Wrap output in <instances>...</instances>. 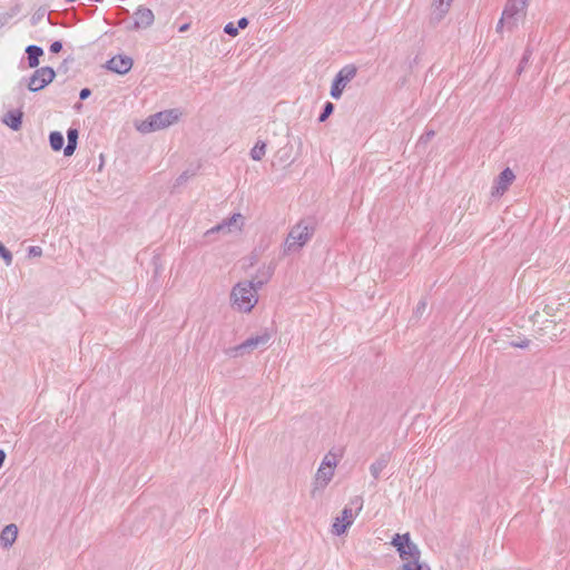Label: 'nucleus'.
<instances>
[{"label":"nucleus","mask_w":570,"mask_h":570,"mask_svg":"<svg viewBox=\"0 0 570 570\" xmlns=\"http://www.w3.org/2000/svg\"><path fill=\"white\" fill-rule=\"evenodd\" d=\"M262 282L242 281L235 284L230 291L233 308L239 313H249L258 303V289Z\"/></svg>","instance_id":"nucleus-1"},{"label":"nucleus","mask_w":570,"mask_h":570,"mask_svg":"<svg viewBox=\"0 0 570 570\" xmlns=\"http://www.w3.org/2000/svg\"><path fill=\"white\" fill-rule=\"evenodd\" d=\"M529 0H507L501 18L497 24V32H502L505 27L508 30H513L519 26L525 16Z\"/></svg>","instance_id":"nucleus-2"},{"label":"nucleus","mask_w":570,"mask_h":570,"mask_svg":"<svg viewBox=\"0 0 570 570\" xmlns=\"http://www.w3.org/2000/svg\"><path fill=\"white\" fill-rule=\"evenodd\" d=\"M181 112L178 109H168L149 116L146 120L136 124V129L141 134L165 129L180 118Z\"/></svg>","instance_id":"nucleus-3"},{"label":"nucleus","mask_w":570,"mask_h":570,"mask_svg":"<svg viewBox=\"0 0 570 570\" xmlns=\"http://www.w3.org/2000/svg\"><path fill=\"white\" fill-rule=\"evenodd\" d=\"M314 234V227L305 220L298 222L294 225L283 246L284 254L299 252L312 238Z\"/></svg>","instance_id":"nucleus-4"},{"label":"nucleus","mask_w":570,"mask_h":570,"mask_svg":"<svg viewBox=\"0 0 570 570\" xmlns=\"http://www.w3.org/2000/svg\"><path fill=\"white\" fill-rule=\"evenodd\" d=\"M338 461V455L332 451L324 455L314 478L312 490L313 495L316 491H323L332 481Z\"/></svg>","instance_id":"nucleus-5"},{"label":"nucleus","mask_w":570,"mask_h":570,"mask_svg":"<svg viewBox=\"0 0 570 570\" xmlns=\"http://www.w3.org/2000/svg\"><path fill=\"white\" fill-rule=\"evenodd\" d=\"M363 509L362 497H354L350 500L348 504L344 507L340 517H337L332 525V533L342 535L353 524L356 517Z\"/></svg>","instance_id":"nucleus-6"},{"label":"nucleus","mask_w":570,"mask_h":570,"mask_svg":"<svg viewBox=\"0 0 570 570\" xmlns=\"http://www.w3.org/2000/svg\"><path fill=\"white\" fill-rule=\"evenodd\" d=\"M391 544L399 552V557L403 563L413 559H421V551L417 544L411 540L409 532L403 534L396 533L392 538Z\"/></svg>","instance_id":"nucleus-7"},{"label":"nucleus","mask_w":570,"mask_h":570,"mask_svg":"<svg viewBox=\"0 0 570 570\" xmlns=\"http://www.w3.org/2000/svg\"><path fill=\"white\" fill-rule=\"evenodd\" d=\"M271 340V334L265 331L259 335L248 337L242 344L226 350V354L230 357L243 356L245 353L252 352L259 346H265Z\"/></svg>","instance_id":"nucleus-8"},{"label":"nucleus","mask_w":570,"mask_h":570,"mask_svg":"<svg viewBox=\"0 0 570 570\" xmlns=\"http://www.w3.org/2000/svg\"><path fill=\"white\" fill-rule=\"evenodd\" d=\"M357 73V68L354 65L344 66L335 76L332 87H331V96L334 99H340L342 94L346 87V85L352 81Z\"/></svg>","instance_id":"nucleus-9"},{"label":"nucleus","mask_w":570,"mask_h":570,"mask_svg":"<svg viewBox=\"0 0 570 570\" xmlns=\"http://www.w3.org/2000/svg\"><path fill=\"white\" fill-rule=\"evenodd\" d=\"M244 226V217L240 213H235L230 217L224 219L222 223L212 227L205 233V236H210L215 233L232 234L234 232H240Z\"/></svg>","instance_id":"nucleus-10"},{"label":"nucleus","mask_w":570,"mask_h":570,"mask_svg":"<svg viewBox=\"0 0 570 570\" xmlns=\"http://www.w3.org/2000/svg\"><path fill=\"white\" fill-rule=\"evenodd\" d=\"M56 73L52 68L50 67H42L35 71L32 77L30 78V81L28 83V88L31 91H39L42 88H45L48 83H50Z\"/></svg>","instance_id":"nucleus-11"},{"label":"nucleus","mask_w":570,"mask_h":570,"mask_svg":"<svg viewBox=\"0 0 570 570\" xmlns=\"http://www.w3.org/2000/svg\"><path fill=\"white\" fill-rule=\"evenodd\" d=\"M515 176L510 168H505L498 176L494 186L492 188V196L500 197L502 196L509 188V186L513 183Z\"/></svg>","instance_id":"nucleus-12"},{"label":"nucleus","mask_w":570,"mask_h":570,"mask_svg":"<svg viewBox=\"0 0 570 570\" xmlns=\"http://www.w3.org/2000/svg\"><path fill=\"white\" fill-rule=\"evenodd\" d=\"M107 68L116 73L125 75L132 68V59L127 56H115L107 61Z\"/></svg>","instance_id":"nucleus-13"},{"label":"nucleus","mask_w":570,"mask_h":570,"mask_svg":"<svg viewBox=\"0 0 570 570\" xmlns=\"http://www.w3.org/2000/svg\"><path fill=\"white\" fill-rule=\"evenodd\" d=\"M134 23L137 29H145L153 24L154 22V13L149 8L138 7L132 14Z\"/></svg>","instance_id":"nucleus-14"},{"label":"nucleus","mask_w":570,"mask_h":570,"mask_svg":"<svg viewBox=\"0 0 570 570\" xmlns=\"http://www.w3.org/2000/svg\"><path fill=\"white\" fill-rule=\"evenodd\" d=\"M18 528L11 523L6 525L0 533V543L3 548H10L17 540Z\"/></svg>","instance_id":"nucleus-15"},{"label":"nucleus","mask_w":570,"mask_h":570,"mask_svg":"<svg viewBox=\"0 0 570 570\" xmlns=\"http://www.w3.org/2000/svg\"><path fill=\"white\" fill-rule=\"evenodd\" d=\"M22 117L23 114L21 110H10L3 116L2 122L17 131L21 128Z\"/></svg>","instance_id":"nucleus-16"},{"label":"nucleus","mask_w":570,"mask_h":570,"mask_svg":"<svg viewBox=\"0 0 570 570\" xmlns=\"http://www.w3.org/2000/svg\"><path fill=\"white\" fill-rule=\"evenodd\" d=\"M390 462L389 454L380 455L371 465L370 473L371 475L377 480L381 476L382 471L387 466Z\"/></svg>","instance_id":"nucleus-17"},{"label":"nucleus","mask_w":570,"mask_h":570,"mask_svg":"<svg viewBox=\"0 0 570 570\" xmlns=\"http://www.w3.org/2000/svg\"><path fill=\"white\" fill-rule=\"evenodd\" d=\"M29 67L35 68L39 65V58L43 55V50L39 46L30 45L27 47Z\"/></svg>","instance_id":"nucleus-18"},{"label":"nucleus","mask_w":570,"mask_h":570,"mask_svg":"<svg viewBox=\"0 0 570 570\" xmlns=\"http://www.w3.org/2000/svg\"><path fill=\"white\" fill-rule=\"evenodd\" d=\"M453 0H434L433 2V14L436 20L443 19L448 13Z\"/></svg>","instance_id":"nucleus-19"},{"label":"nucleus","mask_w":570,"mask_h":570,"mask_svg":"<svg viewBox=\"0 0 570 570\" xmlns=\"http://www.w3.org/2000/svg\"><path fill=\"white\" fill-rule=\"evenodd\" d=\"M67 139H68V142L63 149V154H65V156H71L75 153L76 147H77L78 130L70 128L67 131Z\"/></svg>","instance_id":"nucleus-20"},{"label":"nucleus","mask_w":570,"mask_h":570,"mask_svg":"<svg viewBox=\"0 0 570 570\" xmlns=\"http://www.w3.org/2000/svg\"><path fill=\"white\" fill-rule=\"evenodd\" d=\"M397 570H431L428 563L421 562L420 559H413L402 563Z\"/></svg>","instance_id":"nucleus-21"},{"label":"nucleus","mask_w":570,"mask_h":570,"mask_svg":"<svg viewBox=\"0 0 570 570\" xmlns=\"http://www.w3.org/2000/svg\"><path fill=\"white\" fill-rule=\"evenodd\" d=\"M49 142H50V147L55 151L60 150L63 147V142H65L62 134L59 131H52L49 136Z\"/></svg>","instance_id":"nucleus-22"},{"label":"nucleus","mask_w":570,"mask_h":570,"mask_svg":"<svg viewBox=\"0 0 570 570\" xmlns=\"http://www.w3.org/2000/svg\"><path fill=\"white\" fill-rule=\"evenodd\" d=\"M266 154V144L264 141H257L250 149V157L253 160H261Z\"/></svg>","instance_id":"nucleus-23"},{"label":"nucleus","mask_w":570,"mask_h":570,"mask_svg":"<svg viewBox=\"0 0 570 570\" xmlns=\"http://www.w3.org/2000/svg\"><path fill=\"white\" fill-rule=\"evenodd\" d=\"M334 110V105L330 101L325 102L322 114L318 117L320 122H324Z\"/></svg>","instance_id":"nucleus-24"},{"label":"nucleus","mask_w":570,"mask_h":570,"mask_svg":"<svg viewBox=\"0 0 570 570\" xmlns=\"http://www.w3.org/2000/svg\"><path fill=\"white\" fill-rule=\"evenodd\" d=\"M0 257L3 258L7 266L11 265L12 255H11L10 250H8L2 243H0Z\"/></svg>","instance_id":"nucleus-25"},{"label":"nucleus","mask_w":570,"mask_h":570,"mask_svg":"<svg viewBox=\"0 0 570 570\" xmlns=\"http://www.w3.org/2000/svg\"><path fill=\"white\" fill-rule=\"evenodd\" d=\"M238 30H239L238 27L235 26L233 22H228L224 27V32L227 33L230 37H236L238 35Z\"/></svg>","instance_id":"nucleus-26"},{"label":"nucleus","mask_w":570,"mask_h":570,"mask_svg":"<svg viewBox=\"0 0 570 570\" xmlns=\"http://www.w3.org/2000/svg\"><path fill=\"white\" fill-rule=\"evenodd\" d=\"M29 256L39 257L42 255V249L39 246H30L28 249Z\"/></svg>","instance_id":"nucleus-27"},{"label":"nucleus","mask_w":570,"mask_h":570,"mask_svg":"<svg viewBox=\"0 0 570 570\" xmlns=\"http://www.w3.org/2000/svg\"><path fill=\"white\" fill-rule=\"evenodd\" d=\"M530 344L529 340H522L519 342H511V346L519 347V348H527Z\"/></svg>","instance_id":"nucleus-28"},{"label":"nucleus","mask_w":570,"mask_h":570,"mask_svg":"<svg viewBox=\"0 0 570 570\" xmlns=\"http://www.w3.org/2000/svg\"><path fill=\"white\" fill-rule=\"evenodd\" d=\"M62 49V43L60 41H55L50 46V51L52 53H58Z\"/></svg>","instance_id":"nucleus-29"},{"label":"nucleus","mask_w":570,"mask_h":570,"mask_svg":"<svg viewBox=\"0 0 570 570\" xmlns=\"http://www.w3.org/2000/svg\"><path fill=\"white\" fill-rule=\"evenodd\" d=\"M248 26V19L247 18H240L237 22L238 29H245Z\"/></svg>","instance_id":"nucleus-30"},{"label":"nucleus","mask_w":570,"mask_h":570,"mask_svg":"<svg viewBox=\"0 0 570 570\" xmlns=\"http://www.w3.org/2000/svg\"><path fill=\"white\" fill-rule=\"evenodd\" d=\"M529 57H530V52H529V51H525V53H524V56H523V58H522V60H521L520 67H519V72H521V71H522V69H523V65H525V63L528 62Z\"/></svg>","instance_id":"nucleus-31"},{"label":"nucleus","mask_w":570,"mask_h":570,"mask_svg":"<svg viewBox=\"0 0 570 570\" xmlns=\"http://www.w3.org/2000/svg\"><path fill=\"white\" fill-rule=\"evenodd\" d=\"M90 94L91 92H90V90L88 88H83V89H81V91L79 94V98L81 100H85V99H87L90 96Z\"/></svg>","instance_id":"nucleus-32"},{"label":"nucleus","mask_w":570,"mask_h":570,"mask_svg":"<svg viewBox=\"0 0 570 570\" xmlns=\"http://www.w3.org/2000/svg\"><path fill=\"white\" fill-rule=\"evenodd\" d=\"M4 459H6V453H4V451L0 450V468L2 466V464L4 462Z\"/></svg>","instance_id":"nucleus-33"},{"label":"nucleus","mask_w":570,"mask_h":570,"mask_svg":"<svg viewBox=\"0 0 570 570\" xmlns=\"http://www.w3.org/2000/svg\"><path fill=\"white\" fill-rule=\"evenodd\" d=\"M434 135H435V132H434L433 130L426 131V132H425V138H426V140H429V139L433 138V137H434Z\"/></svg>","instance_id":"nucleus-34"},{"label":"nucleus","mask_w":570,"mask_h":570,"mask_svg":"<svg viewBox=\"0 0 570 570\" xmlns=\"http://www.w3.org/2000/svg\"><path fill=\"white\" fill-rule=\"evenodd\" d=\"M187 28H188V24H184L180 27L179 31H185V30H187Z\"/></svg>","instance_id":"nucleus-35"},{"label":"nucleus","mask_w":570,"mask_h":570,"mask_svg":"<svg viewBox=\"0 0 570 570\" xmlns=\"http://www.w3.org/2000/svg\"><path fill=\"white\" fill-rule=\"evenodd\" d=\"M67 2H75L76 0H66Z\"/></svg>","instance_id":"nucleus-36"}]
</instances>
